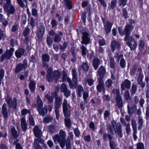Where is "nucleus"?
Masks as SVG:
<instances>
[{"mask_svg":"<svg viewBox=\"0 0 149 149\" xmlns=\"http://www.w3.org/2000/svg\"><path fill=\"white\" fill-rule=\"evenodd\" d=\"M131 27L129 24H126L123 31L122 26H118V30L119 34L121 36L125 35L124 40L126 43L130 48L131 50H134L136 49L137 46V43L135 40L132 36H130L131 34Z\"/></svg>","mask_w":149,"mask_h":149,"instance_id":"nucleus-1","label":"nucleus"},{"mask_svg":"<svg viewBox=\"0 0 149 149\" xmlns=\"http://www.w3.org/2000/svg\"><path fill=\"white\" fill-rule=\"evenodd\" d=\"M10 44L12 47L10 48L9 50H6L5 52L1 56L0 60L1 62H3L5 58L8 60L11 58L15 50L14 49L13 47L15 46V44L16 45H17V40L14 38L11 39L10 40Z\"/></svg>","mask_w":149,"mask_h":149,"instance_id":"nucleus-2","label":"nucleus"},{"mask_svg":"<svg viewBox=\"0 0 149 149\" xmlns=\"http://www.w3.org/2000/svg\"><path fill=\"white\" fill-rule=\"evenodd\" d=\"M66 133L62 129L60 130L59 135H56L53 137V140L55 143L57 141L60 143H65L66 141L65 137Z\"/></svg>","mask_w":149,"mask_h":149,"instance_id":"nucleus-3","label":"nucleus"},{"mask_svg":"<svg viewBox=\"0 0 149 149\" xmlns=\"http://www.w3.org/2000/svg\"><path fill=\"white\" fill-rule=\"evenodd\" d=\"M113 137L110 134L104 133L103 134L102 138L104 141L107 140V138L109 141V145L111 149H119L118 147H117V145L115 141H112Z\"/></svg>","mask_w":149,"mask_h":149,"instance_id":"nucleus-4","label":"nucleus"},{"mask_svg":"<svg viewBox=\"0 0 149 149\" xmlns=\"http://www.w3.org/2000/svg\"><path fill=\"white\" fill-rule=\"evenodd\" d=\"M112 92L113 94H116L115 101L118 107L119 108H122L123 106V102L119 89H113L112 90Z\"/></svg>","mask_w":149,"mask_h":149,"instance_id":"nucleus-5","label":"nucleus"},{"mask_svg":"<svg viewBox=\"0 0 149 149\" xmlns=\"http://www.w3.org/2000/svg\"><path fill=\"white\" fill-rule=\"evenodd\" d=\"M6 101L8 104L10 108H12L13 109L15 110L17 107V100L16 98H13V101L11 97L9 95H7L6 99Z\"/></svg>","mask_w":149,"mask_h":149,"instance_id":"nucleus-6","label":"nucleus"},{"mask_svg":"<svg viewBox=\"0 0 149 149\" xmlns=\"http://www.w3.org/2000/svg\"><path fill=\"white\" fill-rule=\"evenodd\" d=\"M101 19L104 24V26L106 33L107 34H108L111 31L113 24L109 21L105 22V19L102 16L101 17Z\"/></svg>","mask_w":149,"mask_h":149,"instance_id":"nucleus-7","label":"nucleus"},{"mask_svg":"<svg viewBox=\"0 0 149 149\" xmlns=\"http://www.w3.org/2000/svg\"><path fill=\"white\" fill-rule=\"evenodd\" d=\"M106 73L105 68L103 66L101 65L97 71V75L99 77L98 79L103 80Z\"/></svg>","mask_w":149,"mask_h":149,"instance_id":"nucleus-8","label":"nucleus"},{"mask_svg":"<svg viewBox=\"0 0 149 149\" xmlns=\"http://www.w3.org/2000/svg\"><path fill=\"white\" fill-rule=\"evenodd\" d=\"M45 27L41 25L40 26L36 35L39 42H40L42 40L45 33Z\"/></svg>","mask_w":149,"mask_h":149,"instance_id":"nucleus-9","label":"nucleus"},{"mask_svg":"<svg viewBox=\"0 0 149 149\" xmlns=\"http://www.w3.org/2000/svg\"><path fill=\"white\" fill-rule=\"evenodd\" d=\"M82 41L81 43L82 44L88 45L90 43L91 40L89 34L87 32H84L82 33Z\"/></svg>","mask_w":149,"mask_h":149,"instance_id":"nucleus-10","label":"nucleus"},{"mask_svg":"<svg viewBox=\"0 0 149 149\" xmlns=\"http://www.w3.org/2000/svg\"><path fill=\"white\" fill-rule=\"evenodd\" d=\"M11 133L13 139H16L14 141V145L16 146L17 144L19 143L18 142L19 141V140L17 139L19 136V133L17 131L14 127H13L11 128Z\"/></svg>","mask_w":149,"mask_h":149,"instance_id":"nucleus-11","label":"nucleus"},{"mask_svg":"<svg viewBox=\"0 0 149 149\" xmlns=\"http://www.w3.org/2000/svg\"><path fill=\"white\" fill-rule=\"evenodd\" d=\"M131 81L127 79H125L123 81L121 84V90L122 91H125L126 89H129L131 87Z\"/></svg>","mask_w":149,"mask_h":149,"instance_id":"nucleus-12","label":"nucleus"},{"mask_svg":"<svg viewBox=\"0 0 149 149\" xmlns=\"http://www.w3.org/2000/svg\"><path fill=\"white\" fill-rule=\"evenodd\" d=\"M136 113L139 116L138 117V123L139 126L138 128V130H140L142 129L143 123V119L140 116L141 114V111L140 109H138L136 112Z\"/></svg>","mask_w":149,"mask_h":149,"instance_id":"nucleus-13","label":"nucleus"},{"mask_svg":"<svg viewBox=\"0 0 149 149\" xmlns=\"http://www.w3.org/2000/svg\"><path fill=\"white\" fill-rule=\"evenodd\" d=\"M116 48L118 50L120 48V43L118 41H116L115 40L112 41L111 43V48L113 52H114Z\"/></svg>","mask_w":149,"mask_h":149,"instance_id":"nucleus-14","label":"nucleus"},{"mask_svg":"<svg viewBox=\"0 0 149 149\" xmlns=\"http://www.w3.org/2000/svg\"><path fill=\"white\" fill-rule=\"evenodd\" d=\"M11 4V3L9 5H7V2H6V3L3 6L4 10H7L8 13L10 14H14L15 11V9L13 5H10Z\"/></svg>","mask_w":149,"mask_h":149,"instance_id":"nucleus-15","label":"nucleus"},{"mask_svg":"<svg viewBox=\"0 0 149 149\" xmlns=\"http://www.w3.org/2000/svg\"><path fill=\"white\" fill-rule=\"evenodd\" d=\"M72 80L74 82L73 86L75 88L77 87L78 84L77 73L76 70L74 68L72 70Z\"/></svg>","mask_w":149,"mask_h":149,"instance_id":"nucleus-16","label":"nucleus"},{"mask_svg":"<svg viewBox=\"0 0 149 149\" xmlns=\"http://www.w3.org/2000/svg\"><path fill=\"white\" fill-rule=\"evenodd\" d=\"M33 132L34 136L36 137L40 138L41 136L42 132L38 125H36L33 129Z\"/></svg>","mask_w":149,"mask_h":149,"instance_id":"nucleus-17","label":"nucleus"},{"mask_svg":"<svg viewBox=\"0 0 149 149\" xmlns=\"http://www.w3.org/2000/svg\"><path fill=\"white\" fill-rule=\"evenodd\" d=\"M37 111L38 112L39 114L40 115H42L43 116H44L47 115L48 113V109L47 107L45 106L43 107H40V109L38 108H37Z\"/></svg>","mask_w":149,"mask_h":149,"instance_id":"nucleus-18","label":"nucleus"},{"mask_svg":"<svg viewBox=\"0 0 149 149\" xmlns=\"http://www.w3.org/2000/svg\"><path fill=\"white\" fill-rule=\"evenodd\" d=\"M98 84L97 85L96 88L98 92L101 93L102 90L104 88L103 80L98 79Z\"/></svg>","mask_w":149,"mask_h":149,"instance_id":"nucleus-19","label":"nucleus"},{"mask_svg":"<svg viewBox=\"0 0 149 149\" xmlns=\"http://www.w3.org/2000/svg\"><path fill=\"white\" fill-rule=\"evenodd\" d=\"M63 36V33L61 31H59L58 34H56L54 37V41L55 42L59 43L61 40L62 36Z\"/></svg>","mask_w":149,"mask_h":149,"instance_id":"nucleus-20","label":"nucleus"},{"mask_svg":"<svg viewBox=\"0 0 149 149\" xmlns=\"http://www.w3.org/2000/svg\"><path fill=\"white\" fill-rule=\"evenodd\" d=\"M29 87L31 92H35L36 87V81L33 80H31L29 84Z\"/></svg>","mask_w":149,"mask_h":149,"instance_id":"nucleus-21","label":"nucleus"},{"mask_svg":"<svg viewBox=\"0 0 149 149\" xmlns=\"http://www.w3.org/2000/svg\"><path fill=\"white\" fill-rule=\"evenodd\" d=\"M25 52L24 49L22 48H20L16 50L15 52V55L17 58H20Z\"/></svg>","mask_w":149,"mask_h":149,"instance_id":"nucleus-22","label":"nucleus"},{"mask_svg":"<svg viewBox=\"0 0 149 149\" xmlns=\"http://www.w3.org/2000/svg\"><path fill=\"white\" fill-rule=\"evenodd\" d=\"M6 106L7 105L5 103H4L2 106V113L4 119L7 118L8 116V111Z\"/></svg>","mask_w":149,"mask_h":149,"instance_id":"nucleus-23","label":"nucleus"},{"mask_svg":"<svg viewBox=\"0 0 149 149\" xmlns=\"http://www.w3.org/2000/svg\"><path fill=\"white\" fill-rule=\"evenodd\" d=\"M93 65L95 70H96L100 63V60L97 57H94L93 60Z\"/></svg>","mask_w":149,"mask_h":149,"instance_id":"nucleus-24","label":"nucleus"},{"mask_svg":"<svg viewBox=\"0 0 149 149\" xmlns=\"http://www.w3.org/2000/svg\"><path fill=\"white\" fill-rule=\"evenodd\" d=\"M71 54L72 56L73 57L71 59V61L73 63L77 61V54L75 53V48L74 47H71Z\"/></svg>","mask_w":149,"mask_h":149,"instance_id":"nucleus-25","label":"nucleus"},{"mask_svg":"<svg viewBox=\"0 0 149 149\" xmlns=\"http://www.w3.org/2000/svg\"><path fill=\"white\" fill-rule=\"evenodd\" d=\"M26 69H25V68L22 64V63H19L16 65L15 69V72L16 73H17L23 70H25Z\"/></svg>","mask_w":149,"mask_h":149,"instance_id":"nucleus-26","label":"nucleus"},{"mask_svg":"<svg viewBox=\"0 0 149 149\" xmlns=\"http://www.w3.org/2000/svg\"><path fill=\"white\" fill-rule=\"evenodd\" d=\"M62 81L65 82L66 81H68L70 78L68 76L67 72L63 70L62 72Z\"/></svg>","mask_w":149,"mask_h":149,"instance_id":"nucleus-27","label":"nucleus"},{"mask_svg":"<svg viewBox=\"0 0 149 149\" xmlns=\"http://www.w3.org/2000/svg\"><path fill=\"white\" fill-rule=\"evenodd\" d=\"M62 100L59 97L56 98L54 102V108H59L61 106Z\"/></svg>","mask_w":149,"mask_h":149,"instance_id":"nucleus-28","label":"nucleus"},{"mask_svg":"<svg viewBox=\"0 0 149 149\" xmlns=\"http://www.w3.org/2000/svg\"><path fill=\"white\" fill-rule=\"evenodd\" d=\"M63 1L66 5L67 9L70 10L72 8L73 5L70 0H64Z\"/></svg>","mask_w":149,"mask_h":149,"instance_id":"nucleus-29","label":"nucleus"},{"mask_svg":"<svg viewBox=\"0 0 149 149\" xmlns=\"http://www.w3.org/2000/svg\"><path fill=\"white\" fill-rule=\"evenodd\" d=\"M84 90L83 87L81 85H79L77 86V94L78 97H81L82 93L84 92Z\"/></svg>","mask_w":149,"mask_h":149,"instance_id":"nucleus-30","label":"nucleus"},{"mask_svg":"<svg viewBox=\"0 0 149 149\" xmlns=\"http://www.w3.org/2000/svg\"><path fill=\"white\" fill-rule=\"evenodd\" d=\"M65 125L68 129L70 128L72 125L71 121L70 118H65L64 119Z\"/></svg>","mask_w":149,"mask_h":149,"instance_id":"nucleus-31","label":"nucleus"},{"mask_svg":"<svg viewBox=\"0 0 149 149\" xmlns=\"http://www.w3.org/2000/svg\"><path fill=\"white\" fill-rule=\"evenodd\" d=\"M53 77L55 78V80L57 81L61 76V72L58 70H54L53 72Z\"/></svg>","mask_w":149,"mask_h":149,"instance_id":"nucleus-32","label":"nucleus"},{"mask_svg":"<svg viewBox=\"0 0 149 149\" xmlns=\"http://www.w3.org/2000/svg\"><path fill=\"white\" fill-rule=\"evenodd\" d=\"M37 103L38 105V108L39 109H40V107H43V102L39 95L37 96Z\"/></svg>","mask_w":149,"mask_h":149,"instance_id":"nucleus-33","label":"nucleus"},{"mask_svg":"<svg viewBox=\"0 0 149 149\" xmlns=\"http://www.w3.org/2000/svg\"><path fill=\"white\" fill-rule=\"evenodd\" d=\"M115 132L116 133H118L119 137L120 138L122 137L123 135L122 132V128L120 125L118 126L117 128V130H115Z\"/></svg>","mask_w":149,"mask_h":149,"instance_id":"nucleus-34","label":"nucleus"},{"mask_svg":"<svg viewBox=\"0 0 149 149\" xmlns=\"http://www.w3.org/2000/svg\"><path fill=\"white\" fill-rule=\"evenodd\" d=\"M42 61L43 62H46L47 63L50 60V57L48 54H43L42 56Z\"/></svg>","mask_w":149,"mask_h":149,"instance_id":"nucleus-35","label":"nucleus"},{"mask_svg":"<svg viewBox=\"0 0 149 149\" xmlns=\"http://www.w3.org/2000/svg\"><path fill=\"white\" fill-rule=\"evenodd\" d=\"M81 67L83 70L86 72L88 71L89 69V66L88 64L87 61L83 62L82 63Z\"/></svg>","mask_w":149,"mask_h":149,"instance_id":"nucleus-36","label":"nucleus"},{"mask_svg":"<svg viewBox=\"0 0 149 149\" xmlns=\"http://www.w3.org/2000/svg\"><path fill=\"white\" fill-rule=\"evenodd\" d=\"M137 89V86L136 85L133 84L132 86L130 92L132 95H133L136 93Z\"/></svg>","mask_w":149,"mask_h":149,"instance_id":"nucleus-37","label":"nucleus"},{"mask_svg":"<svg viewBox=\"0 0 149 149\" xmlns=\"http://www.w3.org/2000/svg\"><path fill=\"white\" fill-rule=\"evenodd\" d=\"M131 125L133 130V132L137 131V125L135 120L133 119L131 120Z\"/></svg>","mask_w":149,"mask_h":149,"instance_id":"nucleus-38","label":"nucleus"},{"mask_svg":"<svg viewBox=\"0 0 149 149\" xmlns=\"http://www.w3.org/2000/svg\"><path fill=\"white\" fill-rule=\"evenodd\" d=\"M124 97L125 100L126 101H128L131 99L130 93L128 90H127L125 92L124 95Z\"/></svg>","mask_w":149,"mask_h":149,"instance_id":"nucleus-39","label":"nucleus"},{"mask_svg":"<svg viewBox=\"0 0 149 149\" xmlns=\"http://www.w3.org/2000/svg\"><path fill=\"white\" fill-rule=\"evenodd\" d=\"M89 96V93L85 91L84 92L83 94V98L84 100V102L86 104H87L88 102L87 99Z\"/></svg>","mask_w":149,"mask_h":149,"instance_id":"nucleus-40","label":"nucleus"},{"mask_svg":"<svg viewBox=\"0 0 149 149\" xmlns=\"http://www.w3.org/2000/svg\"><path fill=\"white\" fill-rule=\"evenodd\" d=\"M116 63L114 61V59L111 58L110 59L109 65L111 68H114L116 67Z\"/></svg>","mask_w":149,"mask_h":149,"instance_id":"nucleus-41","label":"nucleus"},{"mask_svg":"<svg viewBox=\"0 0 149 149\" xmlns=\"http://www.w3.org/2000/svg\"><path fill=\"white\" fill-rule=\"evenodd\" d=\"M86 18V13L85 12H84L81 15V20L83 22V24L85 25Z\"/></svg>","mask_w":149,"mask_h":149,"instance_id":"nucleus-42","label":"nucleus"},{"mask_svg":"<svg viewBox=\"0 0 149 149\" xmlns=\"http://www.w3.org/2000/svg\"><path fill=\"white\" fill-rule=\"evenodd\" d=\"M53 119V118L51 116L45 117L43 119V122L45 123H47L52 122Z\"/></svg>","mask_w":149,"mask_h":149,"instance_id":"nucleus-43","label":"nucleus"},{"mask_svg":"<svg viewBox=\"0 0 149 149\" xmlns=\"http://www.w3.org/2000/svg\"><path fill=\"white\" fill-rule=\"evenodd\" d=\"M68 44L66 42H64L63 45L60 44L59 45V49L62 51L64 52L68 46Z\"/></svg>","mask_w":149,"mask_h":149,"instance_id":"nucleus-44","label":"nucleus"},{"mask_svg":"<svg viewBox=\"0 0 149 149\" xmlns=\"http://www.w3.org/2000/svg\"><path fill=\"white\" fill-rule=\"evenodd\" d=\"M145 47V42L143 40H141L139 41V49L141 51Z\"/></svg>","mask_w":149,"mask_h":149,"instance_id":"nucleus-45","label":"nucleus"},{"mask_svg":"<svg viewBox=\"0 0 149 149\" xmlns=\"http://www.w3.org/2000/svg\"><path fill=\"white\" fill-rule=\"evenodd\" d=\"M63 112L64 117L66 118L70 117V113H68V108L63 109Z\"/></svg>","mask_w":149,"mask_h":149,"instance_id":"nucleus-46","label":"nucleus"},{"mask_svg":"<svg viewBox=\"0 0 149 149\" xmlns=\"http://www.w3.org/2000/svg\"><path fill=\"white\" fill-rule=\"evenodd\" d=\"M120 66L122 68H125L126 66V62L124 58H121L120 62Z\"/></svg>","mask_w":149,"mask_h":149,"instance_id":"nucleus-47","label":"nucleus"},{"mask_svg":"<svg viewBox=\"0 0 149 149\" xmlns=\"http://www.w3.org/2000/svg\"><path fill=\"white\" fill-rule=\"evenodd\" d=\"M48 130L50 132L54 133L55 132V126L53 125H50L48 127Z\"/></svg>","mask_w":149,"mask_h":149,"instance_id":"nucleus-48","label":"nucleus"},{"mask_svg":"<svg viewBox=\"0 0 149 149\" xmlns=\"http://www.w3.org/2000/svg\"><path fill=\"white\" fill-rule=\"evenodd\" d=\"M31 14L32 16L34 17H38V10L35 8H32Z\"/></svg>","mask_w":149,"mask_h":149,"instance_id":"nucleus-49","label":"nucleus"},{"mask_svg":"<svg viewBox=\"0 0 149 149\" xmlns=\"http://www.w3.org/2000/svg\"><path fill=\"white\" fill-rule=\"evenodd\" d=\"M46 42L49 47L51 46L53 41L51 37L48 36L47 37Z\"/></svg>","mask_w":149,"mask_h":149,"instance_id":"nucleus-50","label":"nucleus"},{"mask_svg":"<svg viewBox=\"0 0 149 149\" xmlns=\"http://www.w3.org/2000/svg\"><path fill=\"white\" fill-rule=\"evenodd\" d=\"M45 97L47 99V101L50 103L52 102L53 101V98L52 96L46 94L45 95Z\"/></svg>","mask_w":149,"mask_h":149,"instance_id":"nucleus-51","label":"nucleus"},{"mask_svg":"<svg viewBox=\"0 0 149 149\" xmlns=\"http://www.w3.org/2000/svg\"><path fill=\"white\" fill-rule=\"evenodd\" d=\"M123 12V16L125 19H127L128 17V13L126 8H123L122 10Z\"/></svg>","mask_w":149,"mask_h":149,"instance_id":"nucleus-52","label":"nucleus"},{"mask_svg":"<svg viewBox=\"0 0 149 149\" xmlns=\"http://www.w3.org/2000/svg\"><path fill=\"white\" fill-rule=\"evenodd\" d=\"M117 3V0H112L111 2L110 8L113 10L116 6Z\"/></svg>","mask_w":149,"mask_h":149,"instance_id":"nucleus-53","label":"nucleus"},{"mask_svg":"<svg viewBox=\"0 0 149 149\" xmlns=\"http://www.w3.org/2000/svg\"><path fill=\"white\" fill-rule=\"evenodd\" d=\"M112 84V81L111 79H108L106 82V85L107 87L110 88Z\"/></svg>","mask_w":149,"mask_h":149,"instance_id":"nucleus-54","label":"nucleus"},{"mask_svg":"<svg viewBox=\"0 0 149 149\" xmlns=\"http://www.w3.org/2000/svg\"><path fill=\"white\" fill-rule=\"evenodd\" d=\"M30 32V29L28 26L26 27L24 29L23 32V35L24 36H27Z\"/></svg>","mask_w":149,"mask_h":149,"instance_id":"nucleus-55","label":"nucleus"},{"mask_svg":"<svg viewBox=\"0 0 149 149\" xmlns=\"http://www.w3.org/2000/svg\"><path fill=\"white\" fill-rule=\"evenodd\" d=\"M51 24L52 28H55L58 25V22L55 19H53L51 20Z\"/></svg>","mask_w":149,"mask_h":149,"instance_id":"nucleus-56","label":"nucleus"},{"mask_svg":"<svg viewBox=\"0 0 149 149\" xmlns=\"http://www.w3.org/2000/svg\"><path fill=\"white\" fill-rule=\"evenodd\" d=\"M127 0H119L118 3L120 6L122 7H124L127 4Z\"/></svg>","mask_w":149,"mask_h":149,"instance_id":"nucleus-57","label":"nucleus"},{"mask_svg":"<svg viewBox=\"0 0 149 149\" xmlns=\"http://www.w3.org/2000/svg\"><path fill=\"white\" fill-rule=\"evenodd\" d=\"M36 22L34 19L33 17L30 18V24L32 28H33L35 26Z\"/></svg>","mask_w":149,"mask_h":149,"instance_id":"nucleus-58","label":"nucleus"},{"mask_svg":"<svg viewBox=\"0 0 149 149\" xmlns=\"http://www.w3.org/2000/svg\"><path fill=\"white\" fill-rule=\"evenodd\" d=\"M46 79L49 82H52L53 79V77L52 74H47L46 76Z\"/></svg>","mask_w":149,"mask_h":149,"instance_id":"nucleus-59","label":"nucleus"},{"mask_svg":"<svg viewBox=\"0 0 149 149\" xmlns=\"http://www.w3.org/2000/svg\"><path fill=\"white\" fill-rule=\"evenodd\" d=\"M21 115L22 116H24L27 113H30V111L25 108L23 109L21 111Z\"/></svg>","mask_w":149,"mask_h":149,"instance_id":"nucleus-60","label":"nucleus"},{"mask_svg":"<svg viewBox=\"0 0 149 149\" xmlns=\"http://www.w3.org/2000/svg\"><path fill=\"white\" fill-rule=\"evenodd\" d=\"M137 149H145L144 144L141 142L138 143L137 144Z\"/></svg>","mask_w":149,"mask_h":149,"instance_id":"nucleus-61","label":"nucleus"},{"mask_svg":"<svg viewBox=\"0 0 149 149\" xmlns=\"http://www.w3.org/2000/svg\"><path fill=\"white\" fill-rule=\"evenodd\" d=\"M61 91L62 92H63L68 89L66 84L65 83H63L62 84L61 87Z\"/></svg>","mask_w":149,"mask_h":149,"instance_id":"nucleus-62","label":"nucleus"},{"mask_svg":"<svg viewBox=\"0 0 149 149\" xmlns=\"http://www.w3.org/2000/svg\"><path fill=\"white\" fill-rule=\"evenodd\" d=\"M98 42L100 46H104L106 44L105 40L104 38L100 40Z\"/></svg>","mask_w":149,"mask_h":149,"instance_id":"nucleus-63","label":"nucleus"},{"mask_svg":"<svg viewBox=\"0 0 149 149\" xmlns=\"http://www.w3.org/2000/svg\"><path fill=\"white\" fill-rule=\"evenodd\" d=\"M103 98L104 100L107 102L110 101L111 98L109 94L104 95L103 96Z\"/></svg>","mask_w":149,"mask_h":149,"instance_id":"nucleus-64","label":"nucleus"}]
</instances>
